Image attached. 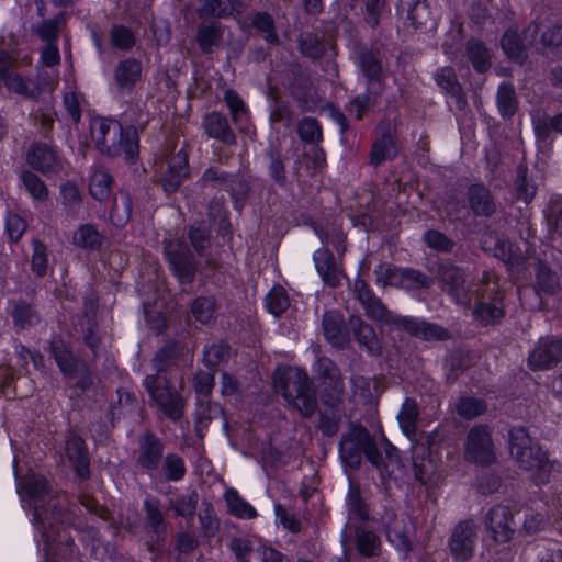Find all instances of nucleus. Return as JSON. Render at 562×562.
<instances>
[{
  "instance_id": "obj_61",
  "label": "nucleus",
  "mask_w": 562,
  "mask_h": 562,
  "mask_svg": "<svg viewBox=\"0 0 562 562\" xmlns=\"http://www.w3.org/2000/svg\"><path fill=\"white\" fill-rule=\"evenodd\" d=\"M12 65L11 56L5 52H0V77L9 74Z\"/></svg>"
},
{
  "instance_id": "obj_13",
  "label": "nucleus",
  "mask_w": 562,
  "mask_h": 562,
  "mask_svg": "<svg viewBox=\"0 0 562 562\" xmlns=\"http://www.w3.org/2000/svg\"><path fill=\"white\" fill-rule=\"evenodd\" d=\"M7 89L23 97H34L40 92V88L32 81L23 79L18 72L10 71L0 77V89Z\"/></svg>"
},
{
  "instance_id": "obj_51",
  "label": "nucleus",
  "mask_w": 562,
  "mask_h": 562,
  "mask_svg": "<svg viewBox=\"0 0 562 562\" xmlns=\"http://www.w3.org/2000/svg\"><path fill=\"white\" fill-rule=\"evenodd\" d=\"M274 513L284 528L293 532L299 530V522L296 521L295 517L288 514L280 504L274 505Z\"/></svg>"
},
{
  "instance_id": "obj_43",
  "label": "nucleus",
  "mask_w": 562,
  "mask_h": 562,
  "mask_svg": "<svg viewBox=\"0 0 562 562\" xmlns=\"http://www.w3.org/2000/svg\"><path fill=\"white\" fill-rule=\"evenodd\" d=\"M60 61L59 49L54 43H48L41 53L40 64L45 67H54Z\"/></svg>"
},
{
  "instance_id": "obj_16",
  "label": "nucleus",
  "mask_w": 562,
  "mask_h": 562,
  "mask_svg": "<svg viewBox=\"0 0 562 562\" xmlns=\"http://www.w3.org/2000/svg\"><path fill=\"white\" fill-rule=\"evenodd\" d=\"M418 416V408L415 401L406 398L397 415L400 427L408 439L415 436V423Z\"/></svg>"
},
{
  "instance_id": "obj_42",
  "label": "nucleus",
  "mask_w": 562,
  "mask_h": 562,
  "mask_svg": "<svg viewBox=\"0 0 562 562\" xmlns=\"http://www.w3.org/2000/svg\"><path fill=\"white\" fill-rule=\"evenodd\" d=\"M254 25L266 33V41L273 43L277 40L273 33V24L271 18L266 13H259L254 18Z\"/></svg>"
},
{
  "instance_id": "obj_17",
  "label": "nucleus",
  "mask_w": 562,
  "mask_h": 562,
  "mask_svg": "<svg viewBox=\"0 0 562 562\" xmlns=\"http://www.w3.org/2000/svg\"><path fill=\"white\" fill-rule=\"evenodd\" d=\"M386 537L398 552L407 553L409 551V541L405 532L403 518H393L386 527Z\"/></svg>"
},
{
  "instance_id": "obj_27",
  "label": "nucleus",
  "mask_w": 562,
  "mask_h": 562,
  "mask_svg": "<svg viewBox=\"0 0 562 562\" xmlns=\"http://www.w3.org/2000/svg\"><path fill=\"white\" fill-rule=\"evenodd\" d=\"M469 58L473 67L480 71L487 69L490 66V55L484 46L476 41L468 43Z\"/></svg>"
},
{
  "instance_id": "obj_34",
  "label": "nucleus",
  "mask_w": 562,
  "mask_h": 562,
  "mask_svg": "<svg viewBox=\"0 0 562 562\" xmlns=\"http://www.w3.org/2000/svg\"><path fill=\"white\" fill-rule=\"evenodd\" d=\"M5 229L12 241H18L26 229L25 221L18 214H9L5 218Z\"/></svg>"
},
{
  "instance_id": "obj_6",
  "label": "nucleus",
  "mask_w": 562,
  "mask_h": 562,
  "mask_svg": "<svg viewBox=\"0 0 562 562\" xmlns=\"http://www.w3.org/2000/svg\"><path fill=\"white\" fill-rule=\"evenodd\" d=\"M562 359V341L560 339H541L529 355L532 369H547Z\"/></svg>"
},
{
  "instance_id": "obj_28",
  "label": "nucleus",
  "mask_w": 562,
  "mask_h": 562,
  "mask_svg": "<svg viewBox=\"0 0 562 562\" xmlns=\"http://www.w3.org/2000/svg\"><path fill=\"white\" fill-rule=\"evenodd\" d=\"M502 46L506 55L513 60H520L524 57V48L520 45L518 34L515 31H507L502 38Z\"/></svg>"
},
{
  "instance_id": "obj_23",
  "label": "nucleus",
  "mask_w": 562,
  "mask_h": 562,
  "mask_svg": "<svg viewBox=\"0 0 562 562\" xmlns=\"http://www.w3.org/2000/svg\"><path fill=\"white\" fill-rule=\"evenodd\" d=\"M170 178L164 182V189L166 191H173L180 183V180L187 176V157L184 154L179 151L172 158V166L170 170Z\"/></svg>"
},
{
  "instance_id": "obj_52",
  "label": "nucleus",
  "mask_w": 562,
  "mask_h": 562,
  "mask_svg": "<svg viewBox=\"0 0 562 562\" xmlns=\"http://www.w3.org/2000/svg\"><path fill=\"white\" fill-rule=\"evenodd\" d=\"M120 203H121L124 214H122V215L120 214V204H119L117 199L114 202V209L112 212V217L117 224L125 222L130 217V214H131V202H130L128 196L122 195Z\"/></svg>"
},
{
  "instance_id": "obj_2",
  "label": "nucleus",
  "mask_w": 562,
  "mask_h": 562,
  "mask_svg": "<svg viewBox=\"0 0 562 562\" xmlns=\"http://www.w3.org/2000/svg\"><path fill=\"white\" fill-rule=\"evenodd\" d=\"M273 385L302 416H311L314 413L316 400L310 390L305 372L293 367L278 368L273 376Z\"/></svg>"
},
{
  "instance_id": "obj_12",
  "label": "nucleus",
  "mask_w": 562,
  "mask_h": 562,
  "mask_svg": "<svg viewBox=\"0 0 562 562\" xmlns=\"http://www.w3.org/2000/svg\"><path fill=\"white\" fill-rule=\"evenodd\" d=\"M224 498L231 515L239 519H255L258 516L255 507L245 501L236 490H226Z\"/></svg>"
},
{
  "instance_id": "obj_14",
  "label": "nucleus",
  "mask_w": 562,
  "mask_h": 562,
  "mask_svg": "<svg viewBox=\"0 0 562 562\" xmlns=\"http://www.w3.org/2000/svg\"><path fill=\"white\" fill-rule=\"evenodd\" d=\"M204 126L206 133L211 137L221 139L227 144L235 140L234 134L231 131L226 119L218 113H211L207 115L204 121Z\"/></svg>"
},
{
  "instance_id": "obj_1",
  "label": "nucleus",
  "mask_w": 562,
  "mask_h": 562,
  "mask_svg": "<svg viewBox=\"0 0 562 562\" xmlns=\"http://www.w3.org/2000/svg\"><path fill=\"white\" fill-rule=\"evenodd\" d=\"M90 133L94 146L109 156L123 155L126 161H134L138 153V139L135 131L123 134L122 126L114 120L93 119Z\"/></svg>"
},
{
  "instance_id": "obj_8",
  "label": "nucleus",
  "mask_w": 562,
  "mask_h": 562,
  "mask_svg": "<svg viewBox=\"0 0 562 562\" xmlns=\"http://www.w3.org/2000/svg\"><path fill=\"white\" fill-rule=\"evenodd\" d=\"M142 78V65L138 60L128 58L117 64L114 70V81L120 92H130Z\"/></svg>"
},
{
  "instance_id": "obj_20",
  "label": "nucleus",
  "mask_w": 562,
  "mask_h": 562,
  "mask_svg": "<svg viewBox=\"0 0 562 562\" xmlns=\"http://www.w3.org/2000/svg\"><path fill=\"white\" fill-rule=\"evenodd\" d=\"M21 182L33 200L45 201L48 198L46 184L33 172L23 171L21 173Z\"/></svg>"
},
{
  "instance_id": "obj_40",
  "label": "nucleus",
  "mask_w": 562,
  "mask_h": 562,
  "mask_svg": "<svg viewBox=\"0 0 562 562\" xmlns=\"http://www.w3.org/2000/svg\"><path fill=\"white\" fill-rule=\"evenodd\" d=\"M111 37L113 44L120 48H130L135 43L133 33L123 26L113 27Z\"/></svg>"
},
{
  "instance_id": "obj_21",
  "label": "nucleus",
  "mask_w": 562,
  "mask_h": 562,
  "mask_svg": "<svg viewBox=\"0 0 562 562\" xmlns=\"http://www.w3.org/2000/svg\"><path fill=\"white\" fill-rule=\"evenodd\" d=\"M289 305L286 292L281 286H273L266 296V307L276 317L285 312Z\"/></svg>"
},
{
  "instance_id": "obj_30",
  "label": "nucleus",
  "mask_w": 562,
  "mask_h": 562,
  "mask_svg": "<svg viewBox=\"0 0 562 562\" xmlns=\"http://www.w3.org/2000/svg\"><path fill=\"white\" fill-rule=\"evenodd\" d=\"M486 405L482 401L473 397L461 398L457 405L458 413L465 418L476 417L484 413Z\"/></svg>"
},
{
  "instance_id": "obj_24",
  "label": "nucleus",
  "mask_w": 562,
  "mask_h": 562,
  "mask_svg": "<svg viewBox=\"0 0 562 562\" xmlns=\"http://www.w3.org/2000/svg\"><path fill=\"white\" fill-rule=\"evenodd\" d=\"M395 154L396 150L392 138L383 136L373 144L370 159L373 165H380L382 161L393 158Z\"/></svg>"
},
{
  "instance_id": "obj_29",
  "label": "nucleus",
  "mask_w": 562,
  "mask_h": 562,
  "mask_svg": "<svg viewBox=\"0 0 562 562\" xmlns=\"http://www.w3.org/2000/svg\"><path fill=\"white\" fill-rule=\"evenodd\" d=\"M497 104L504 116L513 115L516 110L515 92L510 86L502 85L498 89Z\"/></svg>"
},
{
  "instance_id": "obj_5",
  "label": "nucleus",
  "mask_w": 562,
  "mask_h": 562,
  "mask_svg": "<svg viewBox=\"0 0 562 562\" xmlns=\"http://www.w3.org/2000/svg\"><path fill=\"white\" fill-rule=\"evenodd\" d=\"M486 529L495 542H508L515 532V524L508 508L493 507L486 518Z\"/></svg>"
},
{
  "instance_id": "obj_58",
  "label": "nucleus",
  "mask_w": 562,
  "mask_h": 562,
  "mask_svg": "<svg viewBox=\"0 0 562 562\" xmlns=\"http://www.w3.org/2000/svg\"><path fill=\"white\" fill-rule=\"evenodd\" d=\"M13 317L16 324L24 326L26 323H32V315L30 314V308L25 307H19L15 308L13 312Z\"/></svg>"
},
{
  "instance_id": "obj_45",
  "label": "nucleus",
  "mask_w": 562,
  "mask_h": 562,
  "mask_svg": "<svg viewBox=\"0 0 562 562\" xmlns=\"http://www.w3.org/2000/svg\"><path fill=\"white\" fill-rule=\"evenodd\" d=\"M232 549L240 562H251L255 559V550L250 548L246 540L235 539L232 542Z\"/></svg>"
},
{
  "instance_id": "obj_64",
  "label": "nucleus",
  "mask_w": 562,
  "mask_h": 562,
  "mask_svg": "<svg viewBox=\"0 0 562 562\" xmlns=\"http://www.w3.org/2000/svg\"><path fill=\"white\" fill-rule=\"evenodd\" d=\"M541 562H562V552L558 551V552L546 553L541 558Z\"/></svg>"
},
{
  "instance_id": "obj_38",
  "label": "nucleus",
  "mask_w": 562,
  "mask_h": 562,
  "mask_svg": "<svg viewBox=\"0 0 562 562\" xmlns=\"http://www.w3.org/2000/svg\"><path fill=\"white\" fill-rule=\"evenodd\" d=\"M339 453L344 462L349 464L352 468H356L360 464V453L359 450H353L352 440L350 438H345L339 447Z\"/></svg>"
},
{
  "instance_id": "obj_36",
  "label": "nucleus",
  "mask_w": 562,
  "mask_h": 562,
  "mask_svg": "<svg viewBox=\"0 0 562 562\" xmlns=\"http://www.w3.org/2000/svg\"><path fill=\"white\" fill-rule=\"evenodd\" d=\"M299 135L303 140L315 142L321 138L322 133L314 119H304L299 124Z\"/></svg>"
},
{
  "instance_id": "obj_50",
  "label": "nucleus",
  "mask_w": 562,
  "mask_h": 562,
  "mask_svg": "<svg viewBox=\"0 0 562 562\" xmlns=\"http://www.w3.org/2000/svg\"><path fill=\"white\" fill-rule=\"evenodd\" d=\"M384 5V0H368L366 3V21L371 26L379 23L378 15Z\"/></svg>"
},
{
  "instance_id": "obj_9",
  "label": "nucleus",
  "mask_w": 562,
  "mask_h": 562,
  "mask_svg": "<svg viewBox=\"0 0 562 562\" xmlns=\"http://www.w3.org/2000/svg\"><path fill=\"white\" fill-rule=\"evenodd\" d=\"M313 258L315 268L323 281L330 286L338 285L344 273L335 265L333 255L327 249L319 248L314 252Z\"/></svg>"
},
{
  "instance_id": "obj_48",
  "label": "nucleus",
  "mask_w": 562,
  "mask_h": 562,
  "mask_svg": "<svg viewBox=\"0 0 562 562\" xmlns=\"http://www.w3.org/2000/svg\"><path fill=\"white\" fill-rule=\"evenodd\" d=\"M64 105L75 122L81 116L80 100L76 92L69 91L64 95Z\"/></svg>"
},
{
  "instance_id": "obj_47",
  "label": "nucleus",
  "mask_w": 562,
  "mask_h": 562,
  "mask_svg": "<svg viewBox=\"0 0 562 562\" xmlns=\"http://www.w3.org/2000/svg\"><path fill=\"white\" fill-rule=\"evenodd\" d=\"M425 241L429 247L438 250H447L451 246L449 239L437 231L427 232L425 234Z\"/></svg>"
},
{
  "instance_id": "obj_7",
  "label": "nucleus",
  "mask_w": 562,
  "mask_h": 562,
  "mask_svg": "<svg viewBox=\"0 0 562 562\" xmlns=\"http://www.w3.org/2000/svg\"><path fill=\"white\" fill-rule=\"evenodd\" d=\"M26 160L30 166L43 173L56 172L61 161L56 151L46 144H34L30 147Z\"/></svg>"
},
{
  "instance_id": "obj_46",
  "label": "nucleus",
  "mask_w": 562,
  "mask_h": 562,
  "mask_svg": "<svg viewBox=\"0 0 562 562\" xmlns=\"http://www.w3.org/2000/svg\"><path fill=\"white\" fill-rule=\"evenodd\" d=\"M436 82L445 90L453 91L456 88V75L452 68L445 67L435 75Z\"/></svg>"
},
{
  "instance_id": "obj_25",
  "label": "nucleus",
  "mask_w": 562,
  "mask_h": 562,
  "mask_svg": "<svg viewBox=\"0 0 562 562\" xmlns=\"http://www.w3.org/2000/svg\"><path fill=\"white\" fill-rule=\"evenodd\" d=\"M60 201L67 213H72L81 203V193L75 183L67 182L60 188Z\"/></svg>"
},
{
  "instance_id": "obj_19",
  "label": "nucleus",
  "mask_w": 562,
  "mask_h": 562,
  "mask_svg": "<svg viewBox=\"0 0 562 562\" xmlns=\"http://www.w3.org/2000/svg\"><path fill=\"white\" fill-rule=\"evenodd\" d=\"M111 176L104 170H97L90 178L89 191L95 200H104L110 195Z\"/></svg>"
},
{
  "instance_id": "obj_18",
  "label": "nucleus",
  "mask_w": 562,
  "mask_h": 562,
  "mask_svg": "<svg viewBox=\"0 0 562 562\" xmlns=\"http://www.w3.org/2000/svg\"><path fill=\"white\" fill-rule=\"evenodd\" d=\"M470 204L476 214L490 215L494 212L495 205L491 201L488 191L480 186H473L470 191Z\"/></svg>"
},
{
  "instance_id": "obj_56",
  "label": "nucleus",
  "mask_w": 562,
  "mask_h": 562,
  "mask_svg": "<svg viewBox=\"0 0 562 562\" xmlns=\"http://www.w3.org/2000/svg\"><path fill=\"white\" fill-rule=\"evenodd\" d=\"M55 358H56V361H57L60 370L66 374H70L71 370H72L74 361H72V358L69 355V352L66 350L61 351L60 353L56 352Z\"/></svg>"
},
{
  "instance_id": "obj_59",
  "label": "nucleus",
  "mask_w": 562,
  "mask_h": 562,
  "mask_svg": "<svg viewBox=\"0 0 562 562\" xmlns=\"http://www.w3.org/2000/svg\"><path fill=\"white\" fill-rule=\"evenodd\" d=\"M542 525L543 519L539 515H532L528 517L524 524L525 529L530 533L538 531Z\"/></svg>"
},
{
  "instance_id": "obj_37",
  "label": "nucleus",
  "mask_w": 562,
  "mask_h": 562,
  "mask_svg": "<svg viewBox=\"0 0 562 562\" xmlns=\"http://www.w3.org/2000/svg\"><path fill=\"white\" fill-rule=\"evenodd\" d=\"M165 474L169 480L178 481L184 474V464L181 458L177 456H168L165 463Z\"/></svg>"
},
{
  "instance_id": "obj_63",
  "label": "nucleus",
  "mask_w": 562,
  "mask_h": 562,
  "mask_svg": "<svg viewBox=\"0 0 562 562\" xmlns=\"http://www.w3.org/2000/svg\"><path fill=\"white\" fill-rule=\"evenodd\" d=\"M189 235H190V239H191L192 244L196 248L202 247V243L205 239V232H204V229H200V228L191 229Z\"/></svg>"
},
{
  "instance_id": "obj_31",
  "label": "nucleus",
  "mask_w": 562,
  "mask_h": 562,
  "mask_svg": "<svg viewBox=\"0 0 562 562\" xmlns=\"http://www.w3.org/2000/svg\"><path fill=\"white\" fill-rule=\"evenodd\" d=\"M352 436L359 441L367 443L366 456L367 459L372 463L378 465L381 461V454L379 453L375 446L371 442V438L369 432L363 427H355L352 430Z\"/></svg>"
},
{
  "instance_id": "obj_44",
  "label": "nucleus",
  "mask_w": 562,
  "mask_h": 562,
  "mask_svg": "<svg viewBox=\"0 0 562 562\" xmlns=\"http://www.w3.org/2000/svg\"><path fill=\"white\" fill-rule=\"evenodd\" d=\"M255 560L258 562H288L279 551L266 546L255 549Z\"/></svg>"
},
{
  "instance_id": "obj_53",
  "label": "nucleus",
  "mask_w": 562,
  "mask_h": 562,
  "mask_svg": "<svg viewBox=\"0 0 562 562\" xmlns=\"http://www.w3.org/2000/svg\"><path fill=\"white\" fill-rule=\"evenodd\" d=\"M40 37L48 43L56 41L58 35L57 25L53 21H46L42 23L37 30Z\"/></svg>"
},
{
  "instance_id": "obj_55",
  "label": "nucleus",
  "mask_w": 562,
  "mask_h": 562,
  "mask_svg": "<svg viewBox=\"0 0 562 562\" xmlns=\"http://www.w3.org/2000/svg\"><path fill=\"white\" fill-rule=\"evenodd\" d=\"M475 313L486 322H495L502 318L503 316V312L501 308L483 305L476 308Z\"/></svg>"
},
{
  "instance_id": "obj_54",
  "label": "nucleus",
  "mask_w": 562,
  "mask_h": 562,
  "mask_svg": "<svg viewBox=\"0 0 562 562\" xmlns=\"http://www.w3.org/2000/svg\"><path fill=\"white\" fill-rule=\"evenodd\" d=\"M542 40H543L544 45L558 47L562 41V27L554 26V27L548 29L542 34Z\"/></svg>"
},
{
  "instance_id": "obj_15",
  "label": "nucleus",
  "mask_w": 562,
  "mask_h": 562,
  "mask_svg": "<svg viewBox=\"0 0 562 562\" xmlns=\"http://www.w3.org/2000/svg\"><path fill=\"white\" fill-rule=\"evenodd\" d=\"M162 449L160 442L154 437H146L140 445L139 462L146 470L157 469Z\"/></svg>"
},
{
  "instance_id": "obj_60",
  "label": "nucleus",
  "mask_w": 562,
  "mask_h": 562,
  "mask_svg": "<svg viewBox=\"0 0 562 562\" xmlns=\"http://www.w3.org/2000/svg\"><path fill=\"white\" fill-rule=\"evenodd\" d=\"M369 97L367 95H358L352 101V106L356 110V115L358 119L361 117L363 110L368 106Z\"/></svg>"
},
{
  "instance_id": "obj_39",
  "label": "nucleus",
  "mask_w": 562,
  "mask_h": 562,
  "mask_svg": "<svg viewBox=\"0 0 562 562\" xmlns=\"http://www.w3.org/2000/svg\"><path fill=\"white\" fill-rule=\"evenodd\" d=\"M339 453L344 462L349 464L352 468H356L360 464V453L359 450H353L352 440L350 438H345L339 447Z\"/></svg>"
},
{
  "instance_id": "obj_3",
  "label": "nucleus",
  "mask_w": 562,
  "mask_h": 562,
  "mask_svg": "<svg viewBox=\"0 0 562 562\" xmlns=\"http://www.w3.org/2000/svg\"><path fill=\"white\" fill-rule=\"evenodd\" d=\"M510 454L517 461L519 468L533 471H547V456L540 447L533 445L530 437L522 428H514L509 432Z\"/></svg>"
},
{
  "instance_id": "obj_41",
  "label": "nucleus",
  "mask_w": 562,
  "mask_h": 562,
  "mask_svg": "<svg viewBox=\"0 0 562 562\" xmlns=\"http://www.w3.org/2000/svg\"><path fill=\"white\" fill-rule=\"evenodd\" d=\"M324 333L328 341L335 346H340L346 342L347 336L344 330L338 328L327 317L324 319Z\"/></svg>"
},
{
  "instance_id": "obj_26",
  "label": "nucleus",
  "mask_w": 562,
  "mask_h": 562,
  "mask_svg": "<svg viewBox=\"0 0 562 562\" xmlns=\"http://www.w3.org/2000/svg\"><path fill=\"white\" fill-rule=\"evenodd\" d=\"M405 323L407 325V328L412 331V334H414L416 336H420L425 339H428V338L443 339L447 337L446 331L438 326L426 324V323L417 324L413 319H406Z\"/></svg>"
},
{
  "instance_id": "obj_22",
  "label": "nucleus",
  "mask_w": 562,
  "mask_h": 562,
  "mask_svg": "<svg viewBox=\"0 0 562 562\" xmlns=\"http://www.w3.org/2000/svg\"><path fill=\"white\" fill-rule=\"evenodd\" d=\"M72 239L75 245L81 248L91 249L99 247L102 241L101 235L93 226L89 224L79 226V228L75 232Z\"/></svg>"
},
{
  "instance_id": "obj_11",
  "label": "nucleus",
  "mask_w": 562,
  "mask_h": 562,
  "mask_svg": "<svg viewBox=\"0 0 562 562\" xmlns=\"http://www.w3.org/2000/svg\"><path fill=\"white\" fill-rule=\"evenodd\" d=\"M473 526L471 522H461L458 525L451 536L450 549L453 555L459 560H467L472 552Z\"/></svg>"
},
{
  "instance_id": "obj_4",
  "label": "nucleus",
  "mask_w": 562,
  "mask_h": 562,
  "mask_svg": "<svg viewBox=\"0 0 562 562\" xmlns=\"http://www.w3.org/2000/svg\"><path fill=\"white\" fill-rule=\"evenodd\" d=\"M464 457L476 464H490L495 459L494 447L488 430L483 426L473 427L467 437Z\"/></svg>"
},
{
  "instance_id": "obj_49",
  "label": "nucleus",
  "mask_w": 562,
  "mask_h": 562,
  "mask_svg": "<svg viewBox=\"0 0 562 562\" xmlns=\"http://www.w3.org/2000/svg\"><path fill=\"white\" fill-rule=\"evenodd\" d=\"M47 267V259L45 249L42 245L35 244L34 246V254L32 258V268L33 271H35L38 276H42L45 273Z\"/></svg>"
},
{
  "instance_id": "obj_32",
  "label": "nucleus",
  "mask_w": 562,
  "mask_h": 562,
  "mask_svg": "<svg viewBox=\"0 0 562 562\" xmlns=\"http://www.w3.org/2000/svg\"><path fill=\"white\" fill-rule=\"evenodd\" d=\"M225 101L231 110L234 122L244 123L247 121V111L244 106L240 98L233 91H227L225 94Z\"/></svg>"
},
{
  "instance_id": "obj_35",
  "label": "nucleus",
  "mask_w": 562,
  "mask_h": 562,
  "mask_svg": "<svg viewBox=\"0 0 562 562\" xmlns=\"http://www.w3.org/2000/svg\"><path fill=\"white\" fill-rule=\"evenodd\" d=\"M379 547V539L372 532L361 531L357 536L358 551L363 555H372Z\"/></svg>"
},
{
  "instance_id": "obj_10",
  "label": "nucleus",
  "mask_w": 562,
  "mask_h": 562,
  "mask_svg": "<svg viewBox=\"0 0 562 562\" xmlns=\"http://www.w3.org/2000/svg\"><path fill=\"white\" fill-rule=\"evenodd\" d=\"M145 382L151 397L157 402L165 414L172 419L179 418L181 415V402L179 396L169 390H159L154 387L153 376H147Z\"/></svg>"
},
{
  "instance_id": "obj_33",
  "label": "nucleus",
  "mask_w": 562,
  "mask_h": 562,
  "mask_svg": "<svg viewBox=\"0 0 562 562\" xmlns=\"http://www.w3.org/2000/svg\"><path fill=\"white\" fill-rule=\"evenodd\" d=\"M214 312V303L206 297L196 299L192 304V313L194 317L201 322L206 323L211 319Z\"/></svg>"
},
{
  "instance_id": "obj_62",
  "label": "nucleus",
  "mask_w": 562,
  "mask_h": 562,
  "mask_svg": "<svg viewBox=\"0 0 562 562\" xmlns=\"http://www.w3.org/2000/svg\"><path fill=\"white\" fill-rule=\"evenodd\" d=\"M146 508H147L148 518H149L151 525L155 527H158V525L161 521L160 512L155 506H153L149 502H146Z\"/></svg>"
},
{
  "instance_id": "obj_57",
  "label": "nucleus",
  "mask_w": 562,
  "mask_h": 562,
  "mask_svg": "<svg viewBox=\"0 0 562 562\" xmlns=\"http://www.w3.org/2000/svg\"><path fill=\"white\" fill-rule=\"evenodd\" d=\"M202 13L203 14H209V15L221 16V15H225V14L232 13V11H227L226 8L221 9L220 8V1L218 0H214L213 2H211L209 4H205L203 7Z\"/></svg>"
}]
</instances>
